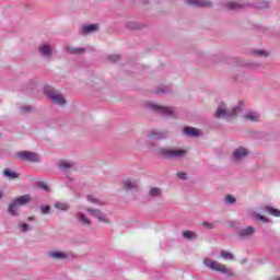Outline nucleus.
Masks as SVG:
<instances>
[{"label":"nucleus","instance_id":"nucleus-1","mask_svg":"<svg viewBox=\"0 0 280 280\" xmlns=\"http://www.w3.org/2000/svg\"><path fill=\"white\" fill-rule=\"evenodd\" d=\"M253 8L254 10H268L270 8V1L268 0H253L249 4H242L237 2H223L222 7L225 10H242L246 7Z\"/></svg>","mask_w":280,"mask_h":280},{"label":"nucleus","instance_id":"nucleus-2","mask_svg":"<svg viewBox=\"0 0 280 280\" xmlns=\"http://www.w3.org/2000/svg\"><path fill=\"white\" fill-rule=\"evenodd\" d=\"M242 108H244V103H238L232 109H226V104L221 103L218 105L217 110L214 113V117L218 119H229L230 117H235V115H240L242 113Z\"/></svg>","mask_w":280,"mask_h":280},{"label":"nucleus","instance_id":"nucleus-3","mask_svg":"<svg viewBox=\"0 0 280 280\" xmlns=\"http://www.w3.org/2000/svg\"><path fill=\"white\" fill-rule=\"evenodd\" d=\"M158 156H162V159H171L173 161H178L179 159H185L187 156V150L184 149H167L160 148L156 149Z\"/></svg>","mask_w":280,"mask_h":280},{"label":"nucleus","instance_id":"nucleus-4","mask_svg":"<svg viewBox=\"0 0 280 280\" xmlns=\"http://www.w3.org/2000/svg\"><path fill=\"white\" fill-rule=\"evenodd\" d=\"M28 202H32V196L23 195L21 197H18L11 201L8 211L11 215L19 217V207L28 205Z\"/></svg>","mask_w":280,"mask_h":280},{"label":"nucleus","instance_id":"nucleus-5","mask_svg":"<svg viewBox=\"0 0 280 280\" xmlns=\"http://www.w3.org/2000/svg\"><path fill=\"white\" fill-rule=\"evenodd\" d=\"M44 93L45 95H47V97H49L52 104H57L58 106H65V104H67V100H65V96L51 85L44 86Z\"/></svg>","mask_w":280,"mask_h":280},{"label":"nucleus","instance_id":"nucleus-6","mask_svg":"<svg viewBox=\"0 0 280 280\" xmlns=\"http://www.w3.org/2000/svg\"><path fill=\"white\" fill-rule=\"evenodd\" d=\"M250 156V151L246 147H237L233 150L231 161L234 165H242Z\"/></svg>","mask_w":280,"mask_h":280},{"label":"nucleus","instance_id":"nucleus-7","mask_svg":"<svg viewBox=\"0 0 280 280\" xmlns=\"http://www.w3.org/2000/svg\"><path fill=\"white\" fill-rule=\"evenodd\" d=\"M203 265L206 268H209L210 270H214V272H221L222 275H228V277H231V269L226 268V266L222 265L218 260H213L211 258H206L203 260Z\"/></svg>","mask_w":280,"mask_h":280},{"label":"nucleus","instance_id":"nucleus-8","mask_svg":"<svg viewBox=\"0 0 280 280\" xmlns=\"http://www.w3.org/2000/svg\"><path fill=\"white\" fill-rule=\"evenodd\" d=\"M37 51L40 58H44L45 60H51L56 55V48L48 42H42L37 47Z\"/></svg>","mask_w":280,"mask_h":280},{"label":"nucleus","instance_id":"nucleus-9","mask_svg":"<svg viewBox=\"0 0 280 280\" xmlns=\"http://www.w3.org/2000/svg\"><path fill=\"white\" fill-rule=\"evenodd\" d=\"M147 108L149 110H153V113H160V115H164V117H174V107H165L161 105H156L155 103H148Z\"/></svg>","mask_w":280,"mask_h":280},{"label":"nucleus","instance_id":"nucleus-10","mask_svg":"<svg viewBox=\"0 0 280 280\" xmlns=\"http://www.w3.org/2000/svg\"><path fill=\"white\" fill-rule=\"evenodd\" d=\"M20 161H26L27 163H40V154L32 151H20L16 153Z\"/></svg>","mask_w":280,"mask_h":280},{"label":"nucleus","instance_id":"nucleus-11","mask_svg":"<svg viewBox=\"0 0 280 280\" xmlns=\"http://www.w3.org/2000/svg\"><path fill=\"white\" fill-rule=\"evenodd\" d=\"M85 211L92 215V218H95L98 222H102L103 224H110V218H108V214L104 213L100 209L95 208H86Z\"/></svg>","mask_w":280,"mask_h":280},{"label":"nucleus","instance_id":"nucleus-12","mask_svg":"<svg viewBox=\"0 0 280 280\" xmlns=\"http://www.w3.org/2000/svg\"><path fill=\"white\" fill-rule=\"evenodd\" d=\"M48 257L55 261H67V259L73 257V253L65 250H50L48 252Z\"/></svg>","mask_w":280,"mask_h":280},{"label":"nucleus","instance_id":"nucleus-13","mask_svg":"<svg viewBox=\"0 0 280 280\" xmlns=\"http://www.w3.org/2000/svg\"><path fill=\"white\" fill-rule=\"evenodd\" d=\"M184 3L191 8H211L213 5L210 0H184Z\"/></svg>","mask_w":280,"mask_h":280},{"label":"nucleus","instance_id":"nucleus-14","mask_svg":"<svg viewBox=\"0 0 280 280\" xmlns=\"http://www.w3.org/2000/svg\"><path fill=\"white\" fill-rule=\"evenodd\" d=\"M252 235H255V228L253 225L238 230V236H241L243 240H246V237H252Z\"/></svg>","mask_w":280,"mask_h":280},{"label":"nucleus","instance_id":"nucleus-15","mask_svg":"<svg viewBox=\"0 0 280 280\" xmlns=\"http://www.w3.org/2000/svg\"><path fill=\"white\" fill-rule=\"evenodd\" d=\"M75 218H77V222L79 224H81L82 226H91V224H92V222L86 217V214H84L82 212H78Z\"/></svg>","mask_w":280,"mask_h":280},{"label":"nucleus","instance_id":"nucleus-16","mask_svg":"<svg viewBox=\"0 0 280 280\" xmlns=\"http://www.w3.org/2000/svg\"><path fill=\"white\" fill-rule=\"evenodd\" d=\"M122 187L127 191H130L131 189H137L139 187V182L132 179H125L122 180Z\"/></svg>","mask_w":280,"mask_h":280},{"label":"nucleus","instance_id":"nucleus-17","mask_svg":"<svg viewBox=\"0 0 280 280\" xmlns=\"http://www.w3.org/2000/svg\"><path fill=\"white\" fill-rule=\"evenodd\" d=\"M244 118L247 121H259V119H261V115H259L257 112L249 110L244 114Z\"/></svg>","mask_w":280,"mask_h":280},{"label":"nucleus","instance_id":"nucleus-18","mask_svg":"<svg viewBox=\"0 0 280 280\" xmlns=\"http://www.w3.org/2000/svg\"><path fill=\"white\" fill-rule=\"evenodd\" d=\"M183 132L187 136V137H200V131L197 128L194 127H186L183 129Z\"/></svg>","mask_w":280,"mask_h":280},{"label":"nucleus","instance_id":"nucleus-19","mask_svg":"<svg viewBox=\"0 0 280 280\" xmlns=\"http://www.w3.org/2000/svg\"><path fill=\"white\" fill-rule=\"evenodd\" d=\"M100 30L98 24H90L82 27V34H93V32H97Z\"/></svg>","mask_w":280,"mask_h":280},{"label":"nucleus","instance_id":"nucleus-20","mask_svg":"<svg viewBox=\"0 0 280 280\" xmlns=\"http://www.w3.org/2000/svg\"><path fill=\"white\" fill-rule=\"evenodd\" d=\"M153 139H167V132H151L148 136V141H153Z\"/></svg>","mask_w":280,"mask_h":280},{"label":"nucleus","instance_id":"nucleus-21","mask_svg":"<svg viewBox=\"0 0 280 280\" xmlns=\"http://www.w3.org/2000/svg\"><path fill=\"white\" fill-rule=\"evenodd\" d=\"M264 211H266V213H269V215H273V218H280V210L277 208L265 206Z\"/></svg>","mask_w":280,"mask_h":280},{"label":"nucleus","instance_id":"nucleus-22","mask_svg":"<svg viewBox=\"0 0 280 280\" xmlns=\"http://www.w3.org/2000/svg\"><path fill=\"white\" fill-rule=\"evenodd\" d=\"M149 196H151V198H161V196H163V189L153 187L149 190Z\"/></svg>","mask_w":280,"mask_h":280},{"label":"nucleus","instance_id":"nucleus-23","mask_svg":"<svg viewBox=\"0 0 280 280\" xmlns=\"http://www.w3.org/2000/svg\"><path fill=\"white\" fill-rule=\"evenodd\" d=\"M88 200H89V202H92V205H98L100 207H104L106 205V201H104L95 196H92V195L88 196Z\"/></svg>","mask_w":280,"mask_h":280},{"label":"nucleus","instance_id":"nucleus-24","mask_svg":"<svg viewBox=\"0 0 280 280\" xmlns=\"http://www.w3.org/2000/svg\"><path fill=\"white\" fill-rule=\"evenodd\" d=\"M65 50L68 51V54L75 55V54H83L84 48L75 47V46H67Z\"/></svg>","mask_w":280,"mask_h":280},{"label":"nucleus","instance_id":"nucleus-25","mask_svg":"<svg viewBox=\"0 0 280 280\" xmlns=\"http://www.w3.org/2000/svg\"><path fill=\"white\" fill-rule=\"evenodd\" d=\"M252 54L253 56H257L258 58H268V56H270V52L261 49H255L252 51Z\"/></svg>","mask_w":280,"mask_h":280},{"label":"nucleus","instance_id":"nucleus-26","mask_svg":"<svg viewBox=\"0 0 280 280\" xmlns=\"http://www.w3.org/2000/svg\"><path fill=\"white\" fill-rule=\"evenodd\" d=\"M127 27L128 30H143V24L140 22H128Z\"/></svg>","mask_w":280,"mask_h":280},{"label":"nucleus","instance_id":"nucleus-27","mask_svg":"<svg viewBox=\"0 0 280 280\" xmlns=\"http://www.w3.org/2000/svg\"><path fill=\"white\" fill-rule=\"evenodd\" d=\"M183 237L184 240H197L198 234H196V232L192 231H185L183 232Z\"/></svg>","mask_w":280,"mask_h":280},{"label":"nucleus","instance_id":"nucleus-28","mask_svg":"<svg viewBox=\"0 0 280 280\" xmlns=\"http://www.w3.org/2000/svg\"><path fill=\"white\" fill-rule=\"evenodd\" d=\"M4 176H5V178H11L12 180L14 178H19V174L10 168L4 170Z\"/></svg>","mask_w":280,"mask_h":280},{"label":"nucleus","instance_id":"nucleus-29","mask_svg":"<svg viewBox=\"0 0 280 280\" xmlns=\"http://www.w3.org/2000/svg\"><path fill=\"white\" fill-rule=\"evenodd\" d=\"M59 170H71L73 167V163L69 161H61L58 164Z\"/></svg>","mask_w":280,"mask_h":280},{"label":"nucleus","instance_id":"nucleus-30","mask_svg":"<svg viewBox=\"0 0 280 280\" xmlns=\"http://www.w3.org/2000/svg\"><path fill=\"white\" fill-rule=\"evenodd\" d=\"M221 257H222V259H225L226 261H233V259H235V256H233L232 253L226 252V250H221Z\"/></svg>","mask_w":280,"mask_h":280},{"label":"nucleus","instance_id":"nucleus-31","mask_svg":"<svg viewBox=\"0 0 280 280\" xmlns=\"http://www.w3.org/2000/svg\"><path fill=\"white\" fill-rule=\"evenodd\" d=\"M54 207H55V209H58L59 211H68L69 210V206L67 203L60 202V201L55 202Z\"/></svg>","mask_w":280,"mask_h":280},{"label":"nucleus","instance_id":"nucleus-32","mask_svg":"<svg viewBox=\"0 0 280 280\" xmlns=\"http://www.w3.org/2000/svg\"><path fill=\"white\" fill-rule=\"evenodd\" d=\"M236 199L232 195H226L224 198V203L225 205H235Z\"/></svg>","mask_w":280,"mask_h":280},{"label":"nucleus","instance_id":"nucleus-33","mask_svg":"<svg viewBox=\"0 0 280 280\" xmlns=\"http://www.w3.org/2000/svg\"><path fill=\"white\" fill-rule=\"evenodd\" d=\"M19 226L22 233H27V231H30V224L27 223H19Z\"/></svg>","mask_w":280,"mask_h":280},{"label":"nucleus","instance_id":"nucleus-34","mask_svg":"<svg viewBox=\"0 0 280 280\" xmlns=\"http://www.w3.org/2000/svg\"><path fill=\"white\" fill-rule=\"evenodd\" d=\"M51 209L49 208V206H42L40 207V212L43 213V215H47L48 213H50Z\"/></svg>","mask_w":280,"mask_h":280},{"label":"nucleus","instance_id":"nucleus-35","mask_svg":"<svg viewBox=\"0 0 280 280\" xmlns=\"http://www.w3.org/2000/svg\"><path fill=\"white\" fill-rule=\"evenodd\" d=\"M255 220L261 221V222H269L268 218L261 215V214H256Z\"/></svg>","mask_w":280,"mask_h":280},{"label":"nucleus","instance_id":"nucleus-36","mask_svg":"<svg viewBox=\"0 0 280 280\" xmlns=\"http://www.w3.org/2000/svg\"><path fill=\"white\" fill-rule=\"evenodd\" d=\"M21 113H23L24 115L27 114V113H32V106L21 107Z\"/></svg>","mask_w":280,"mask_h":280},{"label":"nucleus","instance_id":"nucleus-37","mask_svg":"<svg viewBox=\"0 0 280 280\" xmlns=\"http://www.w3.org/2000/svg\"><path fill=\"white\" fill-rule=\"evenodd\" d=\"M38 187H39V189H43L44 191H49V186H47V184H45L43 182H40L38 184Z\"/></svg>","mask_w":280,"mask_h":280},{"label":"nucleus","instance_id":"nucleus-38","mask_svg":"<svg viewBox=\"0 0 280 280\" xmlns=\"http://www.w3.org/2000/svg\"><path fill=\"white\" fill-rule=\"evenodd\" d=\"M202 224H203L205 229H209V230L215 229V224H213V223H210V222L206 221Z\"/></svg>","mask_w":280,"mask_h":280},{"label":"nucleus","instance_id":"nucleus-39","mask_svg":"<svg viewBox=\"0 0 280 280\" xmlns=\"http://www.w3.org/2000/svg\"><path fill=\"white\" fill-rule=\"evenodd\" d=\"M177 178H180V180H187V173H178Z\"/></svg>","mask_w":280,"mask_h":280},{"label":"nucleus","instance_id":"nucleus-40","mask_svg":"<svg viewBox=\"0 0 280 280\" xmlns=\"http://www.w3.org/2000/svg\"><path fill=\"white\" fill-rule=\"evenodd\" d=\"M108 58H109L110 62H117V60H119L118 55H110Z\"/></svg>","mask_w":280,"mask_h":280},{"label":"nucleus","instance_id":"nucleus-41","mask_svg":"<svg viewBox=\"0 0 280 280\" xmlns=\"http://www.w3.org/2000/svg\"><path fill=\"white\" fill-rule=\"evenodd\" d=\"M1 198H3V191L2 190H0V200H1Z\"/></svg>","mask_w":280,"mask_h":280},{"label":"nucleus","instance_id":"nucleus-42","mask_svg":"<svg viewBox=\"0 0 280 280\" xmlns=\"http://www.w3.org/2000/svg\"><path fill=\"white\" fill-rule=\"evenodd\" d=\"M160 92H161V93H165L166 91H165V90H161Z\"/></svg>","mask_w":280,"mask_h":280},{"label":"nucleus","instance_id":"nucleus-43","mask_svg":"<svg viewBox=\"0 0 280 280\" xmlns=\"http://www.w3.org/2000/svg\"><path fill=\"white\" fill-rule=\"evenodd\" d=\"M28 220H34V217H30Z\"/></svg>","mask_w":280,"mask_h":280},{"label":"nucleus","instance_id":"nucleus-44","mask_svg":"<svg viewBox=\"0 0 280 280\" xmlns=\"http://www.w3.org/2000/svg\"><path fill=\"white\" fill-rule=\"evenodd\" d=\"M68 180H73V178H71V177H68Z\"/></svg>","mask_w":280,"mask_h":280}]
</instances>
